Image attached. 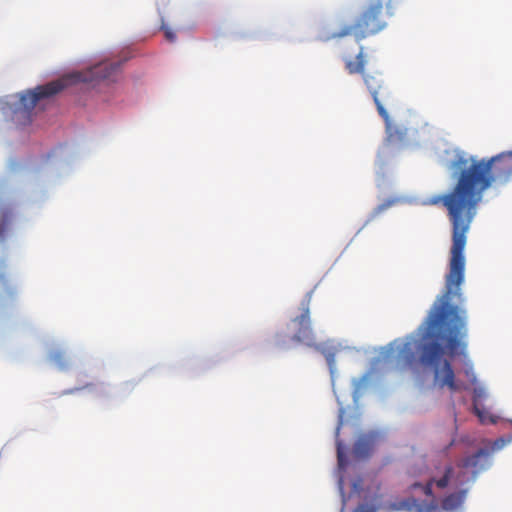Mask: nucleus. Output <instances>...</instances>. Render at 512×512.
I'll use <instances>...</instances> for the list:
<instances>
[{
	"mask_svg": "<svg viewBox=\"0 0 512 512\" xmlns=\"http://www.w3.org/2000/svg\"><path fill=\"white\" fill-rule=\"evenodd\" d=\"M365 65L366 60L363 46H360L355 61L351 59L345 61V68L349 74L362 75L363 81L373 98L377 112L385 123L386 141L392 145L405 144L407 141V129L395 125L385 108V104L390 105L394 102L393 91L380 73L374 75L366 74L364 72Z\"/></svg>",
	"mask_w": 512,
	"mask_h": 512,
	"instance_id": "nucleus-3",
	"label": "nucleus"
},
{
	"mask_svg": "<svg viewBox=\"0 0 512 512\" xmlns=\"http://www.w3.org/2000/svg\"><path fill=\"white\" fill-rule=\"evenodd\" d=\"M337 460H338V465L340 468H344L347 461H346V456L344 454V451H343V445H342V442L340 440H337Z\"/></svg>",
	"mask_w": 512,
	"mask_h": 512,
	"instance_id": "nucleus-12",
	"label": "nucleus"
},
{
	"mask_svg": "<svg viewBox=\"0 0 512 512\" xmlns=\"http://www.w3.org/2000/svg\"><path fill=\"white\" fill-rule=\"evenodd\" d=\"M312 294L307 293L301 302V314L295 317L292 322L295 325V333L292 340L298 343H304L308 346L313 345L315 336L311 326L310 302Z\"/></svg>",
	"mask_w": 512,
	"mask_h": 512,
	"instance_id": "nucleus-6",
	"label": "nucleus"
},
{
	"mask_svg": "<svg viewBox=\"0 0 512 512\" xmlns=\"http://www.w3.org/2000/svg\"><path fill=\"white\" fill-rule=\"evenodd\" d=\"M119 69V62H102L87 71L68 75L45 85H39L33 90H27L24 93L18 94L16 96L17 100L10 104L12 118L16 123L26 125L31 122L32 112L40 100L56 95L72 81L96 82L100 80H113Z\"/></svg>",
	"mask_w": 512,
	"mask_h": 512,
	"instance_id": "nucleus-2",
	"label": "nucleus"
},
{
	"mask_svg": "<svg viewBox=\"0 0 512 512\" xmlns=\"http://www.w3.org/2000/svg\"><path fill=\"white\" fill-rule=\"evenodd\" d=\"M398 357L403 359L407 364H410L414 359L413 343L405 342L399 349Z\"/></svg>",
	"mask_w": 512,
	"mask_h": 512,
	"instance_id": "nucleus-10",
	"label": "nucleus"
},
{
	"mask_svg": "<svg viewBox=\"0 0 512 512\" xmlns=\"http://www.w3.org/2000/svg\"><path fill=\"white\" fill-rule=\"evenodd\" d=\"M51 360L54 361L61 368H63L66 364L65 356L60 351H56V352L52 353Z\"/></svg>",
	"mask_w": 512,
	"mask_h": 512,
	"instance_id": "nucleus-13",
	"label": "nucleus"
},
{
	"mask_svg": "<svg viewBox=\"0 0 512 512\" xmlns=\"http://www.w3.org/2000/svg\"><path fill=\"white\" fill-rule=\"evenodd\" d=\"M326 360L330 368L334 366L335 358L333 353H327L326 354Z\"/></svg>",
	"mask_w": 512,
	"mask_h": 512,
	"instance_id": "nucleus-18",
	"label": "nucleus"
},
{
	"mask_svg": "<svg viewBox=\"0 0 512 512\" xmlns=\"http://www.w3.org/2000/svg\"><path fill=\"white\" fill-rule=\"evenodd\" d=\"M340 427H341V423L337 427V435L339 434Z\"/></svg>",
	"mask_w": 512,
	"mask_h": 512,
	"instance_id": "nucleus-20",
	"label": "nucleus"
},
{
	"mask_svg": "<svg viewBox=\"0 0 512 512\" xmlns=\"http://www.w3.org/2000/svg\"><path fill=\"white\" fill-rule=\"evenodd\" d=\"M466 375L468 377H471V381L472 382H475L476 378H475V375L472 372V368L466 370Z\"/></svg>",
	"mask_w": 512,
	"mask_h": 512,
	"instance_id": "nucleus-19",
	"label": "nucleus"
},
{
	"mask_svg": "<svg viewBox=\"0 0 512 512\" xmlns=\"http://www.w3.org/2000/svg\"><path fill=\"white\" fill-rule=\"evenodd\" d=\"M370 445L366 440H359L354 446V453L356 456L365 458L369 455Z\"/></svg>",
	"mask_w": 512,
	"mask_h": 512,
	"instance_id": "nucleus-11",
	"label": "nucleus"
},
{
	"mask_svg": "<svg viewBox=\"0 0 512 512\" xmlns=\"http://www.w3.org/2000/svg\"><path fill=\"white\" fill-rule=\"evenodd\" d=\"M395 202L396 200H387L384 203L378 205L374 210V215L382 213L383 211L391 207Z\"/></svg>",
	"mask_w": 512,
	"mask_h": 512,
	"instance_id": "nucleus-16",
	"label": "nucleus"
},
{
	"mask_svg": "<svg viewBox=\"0 0 512 512\" xmlns=\"http://www.w3.org/2000/svg\"><path fill=\"white\" fill-rule=\"evenodd\" d=\"M450 168L456 174L454 186L448 193L429 200L434 205L442 203L452 226L445 290L436 299L421 326L420 362L432 369L433 377H456L451 362L443 359V356L454 358L467 354L466 311L452 305L451 301L454 297H461L460 286L465 276L464 249L478 205L484 192L494 183L506 184L512 179V150L482 159L467 157L464 152H459Z\"/></svg>",
	"mask_w": 512,
	"mask_h": 512,
	"instance_id": "nucleus-1",
	"label": "nucleus"
},
{
	"mask_svg": "<svg viewBox=\"0 0 512 512\" xmlns=\"http://www.w3.org/2000/svg\"><path fill=\"white\" fill-rule=\"evenodd\" d=\"M511 441V438L509 439H505L503 437H500L498 439H496L492 445H491V450L492 452L494 451H498L500 449H502L505 445H507L509 442Z\"/></svg>",
	"mask_w": 512,
	"mask_h": 512,
	"instance_id": "nucleus-14",
	"label": "nucleus"
},
{
	"mask_svg": "<svg viewBox=\"0 0 512 512\" xmlns=\"http://www.w3.org/2000/svg\"><path fill=\"white\" fill-rule=\"evenodd\" d=\"M465 472L460 471L456 473L455 467L451 464H443L435 467V471L426 484L416 482L410 486L411 490L421 488L427 497L432 500L427 502H420L414 497H409L401 501L395 502L391 505V509L395 511H413L416 512H440L438 503L435 500L433 493V486L439 490H445L450 485L456 488L462 486L466 480L464 479Z\"/></svg>",
	"mask_w": 512,
	"mask_h": 512,
	"instance_id": "nucleus-4",
	"label": "nucleus"
},
{
	"mask_svg": "<svg viewBox=\"0 0 512 512\" xmlns=\"http://www.w3.org/2000/svg\"><path fill=\"white\" fill-rule=\"evenodd\" d=\"M392 0H368V3L353 25H345L338 32L325 37V40L353 35L357 42L374 35L386 26L383 19L384 8L391 7Z\"/></svg>",
	"mask_w": 512,
	"mask_h": 512,
	"instance_id": "nucleus-5",
	"label": "nucleus"
},
{
	"mask_svg": "<svg viewBox=\"0 0 512 512\" xmlns=\"http://www.w3.org/2000/svg\"><path fill=\"white\" fill-rule=\"evenodd\" d=\"M484 396V391L482 389H474L473 396V409L475 414L479 417L482 423L487 421L486 413L478 407V399Z\"/></svg>",
	"mask_w": 512,
	"mask_h": 512,
	"instance_id": "nucleus-9",
	"label": "nucleus"
},
{
	"mask_svg": "<svg viewBox=\"0 0 512 512\" xmlns=\"http://www.w3.org/2000/svg\"><path fill=\"white\" fill-rule=\"evenodd\" d=\"M340 490H343L342 481H340Z\"/></svg>",
	"mask_w": 512,
	"mask_h": 512,
	"instance_id": "nucleus-21",
	"label": "nucleus"
},
{
	"mask_svg": "<svg viewBox=\"0 0 512 512\" xmlns=\"http://www.w3.org/2000/svg\"><path fill=\"white\" fill-rule=\"evenodd\" d=\"M377 509H378V506H376V505L363 503V504L358 505L354 512H376Z\"/></svg>",
	"mask_w": 512,
	"mask_h": 512,
	"instance_id": "nucleus-15",
	"label": "nucleus"
},
{
	"mask_svg": "<svg viewBox=\"0 0 512 512\" xmlns=\"http://www.w3.org/2000/svg\"><path fill=\"white\" fill-rule=\"evenodd\" d=\"M165 37L170 42H173L176 38L175 34L168 28L165 29Z\"/></svg>",
	"mask_w": 512,
	"mask_h": 512,
	"instance_id": "nucleus-17",
	"label": "nucleus"
},
{
	"mask_svg": "<svg viewBox=\"0 0 512 512\" xmlns=\"http://www.w3.org/2000/svg\"><path fill=\"white\" fill-rule=\"evenodd\" d=\"M488 456V451L480 449L473 455L461 459L457 463V467L461 470L470 471L473 477H475L479 472L487 468Z\"/></svg>",
	"mask_w": 512,
	"mask_h": 512,
	"instance_id": "nucleus-7",
	"label": "nucleus"
},
{
	"mask_svg": "<svg viewBox=\"0 0 512 512\" xmlns=\"http://www.w3.org/2000/svg\"><path fill=\"white\" fill-rule=\"evenodd\" d=\"M467 492V489L458 487L456 491L443 497L441 500L442 509L445 511H453L461 507L466 499Z\"/></svg>",
	"mask_w": 512,
	"mask_h": 512,
	"instance_id": "nucleus-8",
	"label": "nucleus"
}]
</instances>
